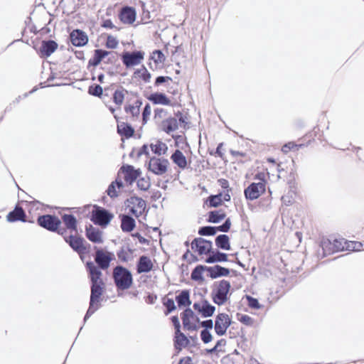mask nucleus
<instances>
[{"instance_id":"53","label":"nucleus","mask_w":364,"mask_h":364,"mask_svg":"<svg viewBox=\"0 0 364 364\" xmlns=\"http://www.w3.org/2000/svg\"><path fill=\"white\" fill-rule=\"evenodd\" d=\"M117 255L119 259L122 262H126L129 260L128 253L124 248H122L120 250H119Z\"/></svg>"},{"instance_id":"45","label":"nucleus","mask_w":364,"mask_h":364,"mask_svg":"<svg viewBox=\"0 0 364 364\" xmlns=\"http://www.w3.org/2000/svg\"><path fill=\"white\" fill-rule=\"evenodd\" d=\"M164 305L166 308V311L165 312L166 315L171 313L176 309V305L173 299H167L166 301L164 302Z\"/></svg>"},{"instance_id":"25","label":"nucleus","mask_w":364,"mask_h":364,"mask_svg":"<svg viewBox=\"0 0 364 364\" xmlns=\"http://www.w3.org/2000/svg\"><path fill=\"white\" fill-rule=\"evenodd\" d=\"M109 53H110L109 51L102 49L95 50L93 58H91L88 62L89 65H92L95 67L98 65L102 59L107 56Z\"/></svg>"},{"instance_id":"60","label":"nucleus","mask_w":364,"mask_h":364,"mask_svg":"<svg viewBox=\"0 0 364 364\" xmlns=\"http://www.w3.org/2000/svg\"><path fill=\"white\" fill-rule=\"evenodd\" d=\"M355 242L349 241L348 242L346 240V244L345 246V250L348 251H356V247H355Z\"/></svg>"},{"instance_id":"28","label":"nucleus","mask_w":364,"mask_h":364,"mask_svg":"<svg viewBox=\"0 0 364 364\" xmlns=\"http://www.w3.org/2000/svg\"><path fill=\"white\" fill-rule=\"evenodd\" d=\"M206 270L210 273V277L213 279H215L217 277L221 276H227L228 275V269L225 267H222L220 265H215L213 267H207Z\"/></svg>"},{"instance_id":"30","label":"nucleus","mask_w":364,"mask_h":364,"mask_svg":"<svg viewBox=\"0 0 364 364\" xmlns=\"http://www.w3.org/2000/svg\"><path fill=\"white\" fill-rule=\"evenodd\" d=\"M62 220L68 229L72 230H77V220L76 218L72 214H64L62 216Z\"/></svg>"},{"instance_id":"7","label":"nucleus","mask_w":364,"mask_h":364,"mask_svg":"<svg viewBox=\"0 0 364 364\" xmlns=\"http://www.w3.org/2000/svg\"><path fill=\"white\" fill-rule=\"evenodd\" d=\"M144 53L141 51L124 52L122 55L123 64L127 67L139 65L144 59Z\"/></svg>"},{"instance_id":"23","label":"nucleus","mask_w":364,"mask_h":364,"mask_svg":"<svg viewBox=\"0 0 364 364\" xmlns=\"http://www.w3.org/2000/svg\"><path fill=\"white\" fill-rule=\"evenodd\" d=\"M148 100L155 105H169L171 100L162 92H154L148 97Z\"/></svg>"},{"instance_id":"62","label":"nucleus","mask_w":364,"mask_h":364,"mask_svg":"<svg viewBox=\"0 0 364 364\" xmlns=\"http://www.w3.org/2000/svg\"><path fill=\"white\" fill-rule=\"evenodd\" d=\"M157 299L156 295L154 294H149L146 299V301L148 304H153L155 303L156 300Z\"/></svg>"},{"instance_id":"1","label":"nucleus","mask_w":364,"mask_h":364,"mask_svg":"<svg viewBox=\"0 0 364 364\" xmlns=\"http://www.w3.org/2000/svg\"><path fill=\"white\" fill-rule=\"evenodd\" d=\"M95 249V262L98 267H96L92 261L87 262L85 264L91 282V294L90 306L84 317V322H86L100 307L98 303L103 294L105 283L101 278L102 273L99 268L101 269H107L114 257L112 252H105L102 249H98L96 247Z\"/></svg>"},{"instance_id":"56","label":"nucleus","mask_w":364,"mask_h":364,"mask_svg":"<svg viewBox=\"0 0 364 364\" xmlns=\"http://www.w3.org/2000/svg\"><path fill=\"white\" fill-rule=\"evenodd\" d=\"M298 147V145L294 144L293 142H289L286 144H284L282 148V151L284 152V153H287L289 152L291 149H294V148H297Z\"/></svg>"},{"instance_id":"12","label":"nucleus","mask_w":364,"mask_h":364,"mask_svg":"<svg viewBox=\"0 0 364 364\" xmlns=\"http://www.w3.org/2000/svg\"><path fill=\"white\" fill-rule=\"evenodd\" d=\"M136 9L128 6L122 7L119 14L120 21L127 24H132L136 20Z\"/></svg>"},{"instance_id":"63","label":"nucleus","mask_w":364,"mask_h":364,"mask_svg":"<svg viewBox=\"0 0 364 364\" xmlns=\"http://www.w3.org/2000/svg\"><path fill=\"white\" fill-rule=\"evenodd\" d=\"M223 146V143L219 144L216 149V151H215L216 156H218L220 158H223V156H224V153H223L221 151Z\"/></svg>"},{"instance_id":"15","label":"nucleus","mask_w":364,"mask_h":364,"mask_svg":"<svg viewBox=\"0 0 364 364\" xmlns=\"http://www.w3.org/2000/svg\"><path fill=\"white\" fill-rule=\"evenodd\" d=\"M70 38L72 44L77 47H81L87 43V36L81 30H73L70 35Z\"/></svg>"},{"instance_id":"17","label":"nucleus","mask_w":364,"mask_h":364,"mask_svg":"<svg viewBox=\"0 0 364 364\" xmlns=\"http://www.w3.org/2000/svg\"><path fill=\"white\" fill-rule=\"evenodd\" d=\"M7 220L11 223L26 221V214L22 207L16 205L15 208L9 213L6 216Z\"/></svg>"},{"instance_id":"46","label":"nucleus","mask_w":364,"mask_h":364,"mask_svg":"<svg viewBox=\"0 0 364 364\" xmlns=\"http://www.w3.org/2000/svg\"><path fill=\"white\" fill-rule=\"evenodd\" d=\"M246 299L247 301V304L250 308L254 309H259L261 308V305L257 299L253 298L251 296L246 295Z\"/></svg>"},{"instance_id":"22","label":"nucleus","mask_w":364,"mask_h":364,"mask_svg":"<svg viewBox=\"0 0 364 364\" xmlns=\"http://www.w3.org/2000/svg\"><path fill=\"white\" fill-rule=\"evenodd\" d=\"M195 318L194 312L190 309L187 308L182 314V321L183 327L188 330L195 331L197 329V326L191 322V318Z\"/></svg>"},{"instance_id":"47","label":"nucleus","mask_w":364,"mask_h":364,"mask_svg":"<svg viewBox=\"0 0 364 364\" xmlns=\"http://www.w3.org/2000/svg\"><path fill=\"white\" fill-rule=\"evenodd\" d=\"M118 43H119V42L115 37H114L111 35L107 36V41H106V47L107 48H112V49L116 48L118 46Z\"/></svg>"},{"instance_id":"49","label":"nucleus","mask_w":364,"mask_h":364,"mask_svg":"<svg viewBox=\"0 0 364 364\" xmlns=\"http://www.w3.org/2000/svg\"><path fill=\"white\" fill-rule=\"evenodd\" d=\"M200 337L204 343H208L212 340V335L208 330H202Z\"/></svg>"},{"instance_id":"51","label":"nucleus","mask_w":364,"mask_h":364,"mask_svg":"<svg viewBox=\"0 0 364 364\" xmlns=\"http://www.w3.org/2000/svg\"><path fill=\"white\" fill-rule=\"evenodd\" d=\"M125 111L127 113H131L133 116H137L139 114V105H129L125 107Z\"/></svg>"},{"instance_id":"39","label":"nucleus","mask_w":364,"mask_h":364,"mask_svg":"<svg viewBox=\"0 0 364 364\" xmlns=\"http://www.w3.org/2000/svg\"><path fill=\"white\" fill-rule=\"evenodd\" d=\"M134 74L140 77L145 82H149L150 81L151 74L144 66H143L140 70H136L134 72Z\"/></svg>"},{"instance_id":"26","label":"nucleus","mask_w":364,"mask_h":364,"mask_svg":"<svg viewBox=\"0 0 364 364\" xmlns=\"http://www.w3.org/2000/svg\"><path fill=\"white\" fill-rule=\"evenodd\" d=\"M189 343V340L184 333L176 331V336L174 341L175 348L178 350H181L183 348L186 347Z\"/></svg>"},{"instance_id":"19","label":"nucleus","mask_w":364,"mask_h":364,"mask_svg":"<svg viewBox=\"0 0 364 364\" xmlns=\"http://www.w3.org/2000/svg\"><path fill=\"white\" fill-rule=\"evenodd\" d=\"M153 268V263L151 259L142 255L139 258L136 264V271L138 274L149 272Z\"/></svg>"},{"instance_id":"10","label":"nucleus","mask_w":364,"mask_h":364,"mask_svg":"<svg viewBox=\"0 0 364 364\" xmlns=\"http://www.w3.org/2000/svg\"><path fill=\"white\" fill-rule=\"evenodd\" d=\"M265 191L264 182L252 183L245 190V195L247 199L255 200L259 197Z\"/></svg>"},{"instance_id":"55","label":"nucleus","mask_w":364,"mask_h":364,"mask_svg":"<svg viewBox=\"0 0 364 364\" xmlns=\"http://www.w3.org/2000/svg\"><path fill=\"white\" fill-rule=\"evenodd\" d=\"M166 115V112L162 108H157L154 110V118L162 119Z\"/></svg>"},{"instance_id":"3","label":"nucleus","mask_w":364,"mask_h":364,"mask_svg":"<svg viewBox=\"0 0 364 364\" xmlns=\"http://www.w3.org/2000/svg\"><path fill=\"white\" fill-rule=\"evenodd\" d=\"M114 215L109 210L102 207L95 205L92 211L91 221L95 225L106 227L112 220Z\"/></svg>"},{"instance_id":"20","label":"nucleus","mask_w":364,"mask_h":364,"mask_svg":"<svg viewBox=\"0 0 364 364\" xmlns=\"http://www.w3.org/2000/svg\"><path fill=\"white\" fill-rule=\"evenodd\" d=\"M178 128V119L176 117H168L161 122L160 129L170 134Z\"/></svg>"},{"instance_id":"9","label":"nucleus","mask_w":364,"mask_h":364,"mask_svg":"<svg viewBox=\"0 0 364 364\" xmlns=\"http://www.w3.org/2000/svg\"><path fill=\"white\" fill-rule=\"evenodd\" d=\"M191 248L200 255L208 254L212 250V242L202 237L195 238L191 242Z\"/></svg>"},{"instance_id":"35","label":"nucleus","mask_w":364,"mask_h":364,"mask_svg":"<svg viewBox=\"0 0 364 364\" xmlns=\"http://www.w3.org/2000/svg\"><path fill=\"white\" fill-rule=\"evenodd\" d=\"M217 233V228L213 226H203L199 228L198 234L203 236H211Z\"/></svg>"},{"instance_id":"14","label":"nucleus","mask_w":364,"mask_h":364,"mask_svg":"<svg viewBox=\"0 0 364 364\" xmlns=\"http://www.w3.org/2000/svg\"><path fill=\"white\" fill-rule=\"evenodd\" d=\"M58 43L53 40L43 41L38 50V54L41 58H48L58 48Z\"/></svg>"},{"instance_id":"11","label":"nucleus","mask_w":364,"mask_h":364,"mask_svg":"<svg viewBox=\"0 0 364 364\" xmlns=\"http://www.w3.org/2000/svg\"><path fill=\"white\" fill-rule=\"evenodd\" d=\"M65 241L79 255L85 252L86 247L84 246L85 240L83 237L70 235L69 236H65Z\"/></svg>"},{"instance_id":"29","label":"nucleus","mask_w":364,"mask_h":364,"mask_svg":"<svg viewBox=\"0 0 364 364\" xmlns=\"http://www.w3.org/2000/svg\"><path fill=\"white\" fill-rule=\"evenodd\" d=\"M117 132L121 136L130 138L134 135V129L130 124L122 122L117 125Z\"/></svg>"},{"instance_id":"58","label":"nucleus","mask_w":364,"mask_h":364,"mask_svg":"<svg viewBox=\"0 0 364 364\" xmlns=\"http://www.w3.org/2000/svg\"><path fill=\"white\" fill-rule=\"evenodd\" d=\"M146 155V156H149V149H148V146L146 144H144L141 148L139 150L138 153H137V156L138 157H140L141 155Z\"/></svg>"},{"instance_id":"50","label":"nucleus","mask_w":364,"mask_h":364,"mask_svg":"<svg viewBox=\"0 0 364 364\" xmlns=\"http://www.w3.org/2000/svg\"><path fill=\"white\" fill-rule=\"evenodd\" d=\"M151 114V107L149 104H146L142 112V121L143 124H146L147 122L148 118Z\"/></svg>"},{"instance_id":"24","label":"nucleus","mask_w":364,"mask_h":364,"mask_svg":"<svg viewBox=\"0 0 364 364\" xmlns=\"http://www.w3.org/2000/svg\"><path fill=\"white\" fill-rule=\"evenodd\" d=\"M171 160L179 168H185L187 166V160L183 154L178 149H176L171 156Z\"/></svg>"},{"instance_id":"5","label":"nucleus","mask_w":364,"mask_h":364,"mask_svg":"<svg viewBox=\"0 0 364 364\" xmlns=\"http://www.w3.org/2000/svg\"><path fill=\"white\" fill-rule=\"evenodd\" d=\"M214 286L212 293L213 301L218 305H222L228 299V281L223 279Z\"/></svg>"},{"instance_id":"48","label":"nucleus","mask_w":364,"mask_h":364,"mask_svg":"<svg viewBox=\"0 0 364 364\" xmlns=\"http://www.w3.org/2000/svg\"><path fill=\"white\" fill-rule=\"evenodd\" d=\"M107 193L112 198H117L119 196L116 190V186L113 182H112L109 185L108 188L107 190Z\"/></svg>"},{"instance_id":"38","label":"nucleus","mask_w":364,"mask_h":364,"mask_svg":"<svg viewBox=\"0 0 364 364\" xmlns=\"http://www.w3.org/2000/svg\"><path fill=\"white\" fill-rule=\"evenodd\" d=\"M215 245L223 250H228V235H220L215 238Z\"/></svg>"},{"instance_id":"37","label":"nucleus","mask_w":364,"mask_h":364,"mask_svg":"<svg viewBox=\"0 0 364 364\" xmlns=\"http://www.w3.org/2000/svg\"><path fill=\"white\" fill-rule=\"evenodd\" d=\"M207 203L210 207H218L222 203V194L210 196L207 200Z\"/></svg>"},{"instance_id":"40","label":"nucleus","mask_w":364,"mask_h":364,"mask_svg":"<svg viewBox=\"0 0 364 364\" xmlns=\"http://www.w3.org/2000/svg\"><path fill=\"white\" fill-rule=\"evenodd\" d=\"M151 59L153 60L155 63L158 64L164 63L166 58L161 50H155L151 53Z\"/></svg>"},{"instance_id":"52","label":"nucleus","mask_w":364,"mask_h":364,"mask_svg":"<svg viewBox=\"0 0 364 364\" xmlns=\"http://www.w3.org/2000/svg\"><path fill=\"white\" fill-rule=\"evenodd\" d=\"M238 320L247 326H252L254 323V319L247 315H242Z\"/></svg>"},{"instance_id":"36","label":"nucleus","mask_w":364,"mask_h":364,"mask_svg":"<svg viewBox=\"0 0 364 364\" xmlns=\"http://www.w3.org/2000/svg\"><path fill=\"white\" fill-rule=\"evenodd\" d=\"M137 187L141 191H147L151 186L150 178L148 176L141 177L138 179Z\"/></svg>"},{"instance_id":"42","label":"nucleus","mask_w":364,"mask_h":364,"mask_svg":"<svg viewBox=\"0 0 364 364\" xmlns=\"http://www.w3.org/2000/svg\"><path fill=\"white\" fill-rule=\"evenodd\" d=\"M103 90L102 87L100 85H92L88 88V93L90 95L95 96V97H101L102 95Z\"/></svg>"},{"instance_id":"61","label":"nucleus","mask_w":364,"mask_h":364,"mask_svg":"<svg viewBox=\"0 0 364 364\" xmlns=\"http://www.w3.org/2000/svg\"><path fill=\"white\" fill-rule=\"evenodd\" d=\"M171 321L173 323L176 331L179 332L180 328H181V324H180L178 318L176 316H172Z\"/></svg>"},{"instance_id":"41","label":"nucleus","mask_w":364,"mask_h":364,"mask_svg":"<svg viewBox=\"0 0 364 364\" xmlns=\"http://www.w3.org/2000/svg\"><path fill=\"white\" fill-rule=\"evenodd\" d=\"M128 201L134 205V206L138 207L139 208H141L143 210L146 208V202L142 198L137 197V196H132L131 197Z\"/></svg>"},{"instance_id":"13","label":"nucleus","mask_w":364,"mask_h":364,"mask_svg":"<svg viewBox=\"0 0 364 364\" xmlns=\"http://www.w3.org/2000/svg\"><path fill=\"white\" fill-rule=\"evenodd\" d=\"M193 307L194 310L197 311L204 318L211 316L215 310V307L211 305L207 300H203L201 303H194Z\"/></svg>"},{"instance_id":"54","label":"nucleus","mask_w":364,"mask_h":364,"mask_svg":"<svg viewBox=\"0 0 364 364\" xmlns=\"http://www.w3.org/2000/svg\"><path fill=\"white\" fill-rule=\"evenodd\" d=\"M172 79L171 77L168 76H159L155 80V85L159 86L167 81H171Z\"/></svg>"},{"instance_id":"59","label":"nucleus","mask_w":364,"mask_h":364,"mask_svg":"<svg viewBox=\"0 0 364 364\" xmlns=\"http://www.w3.org/2000/svg\"><path fill=\"white\" fill-rule=\"evenodd\" d=\"M102 26L105 28H116L119 30L112 23L110 19H106L103 21Z\"/></svg>"},{"instance_id":"57","label":"nucleus","mask_w":364,"mask_h":364,"mask_svg":"<svg viewBox=\"0 0 364 364\" xmlns=\"http://www.w3.org/2000/svg\"><path fill=\"white\" fill-rule=\"evenodd\" d=\"M200 325L202 327L204 328L203 330H209V329H212L213 328V320L211 319H208V320H205V321H203L200 323Z\"/></svg>"},{"instance_id":"2","label":"nucleus","mask_w":364,"mask_h":364,"mask_svg":"<svg viewBox=\"0 0 364 364\" xmlns=\"http://www.w3.org/2000/svg\"><path fill=\"white\" fill-rule=\"evenodd\" d=\"M112 277L115 286L120 290L128 289L133 284V277L131 272L121 265H117L114 268Z\"/></svg>"},{"instance_id":"6","label":"nucleus","mask_w":364,"mask_h":364,"mask_svg":"<svg viewBox=\"0 0 364 364\" xmlns=\"http://www.w3.org/2000/svg\"><path fill=\"white\" fill-rule=\"evenodd\" d=\"M37 222L41 227L50 232H55L61 225V221L57 216L49 214L39 216Z\"/></svg>"},{"instance_id":"32","label":"nucleus","mask_w":364,"mask_h":364,"mask_svg":"<svg viewBox=\"0 0 364 364\" xmlns=\"http://www.w3.org/2000/svg\"><path fill=\"white\" fill-rule=\"evenodd\" d=\"M228 261V255L220 252H217L213 255H210L206 259L205 262L207 263H215L217 262H225Z\"/></svg>"},{"instance_id":"4","label":"nucleus","mask_w":364,"mask_h":364,"mask_svg":"<svg viewBox=\"0 0 364 364\" xmlns=\"http://www.w3.org/2000/svg\"><path fill=\"white\" fill-rule=\"evenodd\" d=\"M168 165V159L153 156L149 161L148 170L155 175L162 176L167 171Z\"/></svg>"},{"instance_id":"44","label":"nucleus","mask_w":364,"mask_h":364,"mask_svg":"<svg viewBox=\"0 0 364 364\" xmlns=\"http://www.w3.org/2000/svg\"><path fill=\"white\" fill-rule=\"evenodd\" d=\"M124 90H117L114 91L113 94V101L116 105H121L123 103L124 99ZM125 92H127V90H125Z\"/></svg>"},{"instance_id":"64","label":"nucleus","mask_w":364,"mask_h":364,"mask_svg":"<svg viewBox=\"0 0 364 364\" xmlns=\"http://www.w3.org/2000/svg\"><path fill=\"white\" fill-rule=\"evenodd\" d=\"M178 364H193L192 358L191 357H185L180 360Z\"/></svg>"},{"instance_id":"16","label":"nucleus","mask_w":364,"mask_h":364,"mask_svg":"<svg viewBox=\"0 0 364 364\" xmlns=\"http://www.w3.org/2000/svg\"><path fill=\"white\" fill-rule=\"evenodd\" d=\"M86 237L94 243H102V232L99 229L94 228L92 225H86Z\"/></svg>"},{"instance_id":"21","label":"nucleus","mask_w":364,"mask_h":364,"mask_svg":"<svg viewBox=\"0 0 364 364\" xmlns=\"http://www.w3.org/2000/svg\"><path fill=\"white\" fill-rule=\"evenodd\" d=\"M119 218H121V229L124 232H130L135 228L136 222L131 215L122 214Z\"/></svg>"},{"instance_id":"33","label":"nucleus","mask_w":364,"mask_h":364,"mask_svg":"<svg viewBox=\"0 0 364 364\" xmlns=\"http://www.w3.org/2000/svg\"><path fill=\"white\" fill-rule=\"evenodd\" d=\"M206 266L197 265L191 272V279L193 281H203V272L206 270Z\"/></svg>"},{"instance_id":"34","label":"nucleus","mask_w":364,"mask_h":364,"mask_svg":"<svg viewBox=\"0 0 364 364\" xmlns=\"http://www.w3.org/2000/svg\"><path fill=\"white\" fill-rule=\"evenodd\" d=\"M225 217L224 213H221L219 210L210 211L208 213V221L212 223H218Z\"/></svg>"},{"instance_id":"27","label":"nucleus","mask_w":364,"mask_h":364,"mask_svg":"<svg viewBox=\"0 0 364 364\" xmlns=\"http://www.w3.org/2000/svg\"><path fill=\"white\" fill-rule=\"evenodd\" d=\"M176 301L179 307L189 306L191 304L189 291L186 289L182 290L180 294L176 296Z\"/></svg>"},{"instance_id":"18","label":"nucleus","mask_w":364,"mask_h":364,"mask_svg":"<svg viewBox=\"0 0 364 364\" xmlns=\"http://www.w3.org/2000/svg\"><path fill=\"white\" fill-rule=\"evenodd\" d=\"M228 328V315L225 314H220L218 315L215 321V331L219 336L225 334Z\"/></svg>"},{"instance_id":"31","label":"nucleus","mask_w":364,"mask_h":364,"mask_svg":"<svg viewBox=\"0 0 364 364\" xmlns=\"http://www.w3.org/2000/svg\"><path fill=\"white\" fill-rule=\"evenodd\" d=\"M150 148L151 151L158 156L164 155L168 150L167 145L161 141H157L156 144H151Z\"/></svg>"},{"instance_id":"8","label":"nucleus","mask_w":364,"mask_h":364,"mask_svg":"<svg viewBox=\"0 0 364 364\" xmlns=\"http://www.w3.org/2000/svg\"><path fill=\"white\" fill-rule=\"evenodd\" d=\"M119 172L124 174V181L129 184L132 185L141 173L139 168L135 169L132 165L124 164L120 169Z\"/></svg>"},{"instance_id":"43","label":"nucleus","mask_w":364,"mask_h":364,"mask_svg":"<svg viewBox=\"0 0 364 364\" xmlns=\"http://www.w3.org/2000/svg\"><path fill=\"white\" fill-rule=\"evenodd\" d=\"M346 240L343 238L335 239L332 243L333 251H343L345 250V246Z\"/></svg>"}]
</instances>
